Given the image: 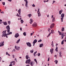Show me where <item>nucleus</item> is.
<instances>
[{"instance_id": "28", "label": "nucleus", "mask_w": 66, "mask_h": 66, "mask_svg": "<svg viewBox=\"0 0 66 66\" xmlns=\"http://www.w3.org/2000/svg\"><path fill=\"white\" fill-rule=\"evenodd\" d=\"M61 38L62 39H63V38L64 37V34H62V36H61Z\"/></svg>"}, {"instance_id": "5", "label": "nucleus", "mask_w": 66, "mask_h": 66, "mask_svg": "<svg viewBox=\"0 0 66 66\" xmlns=\"http://www.w3.org/2000/svg\"><path fill=\"white\" fill-rule=\"evenodd\" d=\"M26 44L27 45V46H28L29 47H31V46H32V45L31 44V43L30 42H28L26 43Z\"/></svg>"}, {"instance_id": "37", "label": "nucleus", "mask_w": 66, "mask_h": 66, "mask_svg": "<svg viewBox=\"0 0 66 66\" xmlns=\"http://www.w3.org/2000/svg\"><path fill=\"white\" fill-rule=\"evenodd\" d=\"M16 16H18V17H21V16H19V15H18V14L17 13V14L16 15Z\"/></svg>"}, {"instance_id": "7", "label": "nucleus", "mask_w": 66, "mask_h": 66, "mask_svg": "<svg viewBox=\"0 0 66 66\" xmlns=\"http://www.w3.org/2000/svg\"><path fill=\"white\" fill-rule=\"evenodd\" d=\"M54 23H53L52 24L50 27V28L51 29H53V27H54Z\"/></svg>"}, {"instance_id": "9", "label": "nucleus", "mask_w": 66, "mask_h": 66, "mask_svg": "<svg viewBox=\"0 0 66 66\" xmlns=\"http://www.w3.org/2000/svg\"><path fill=\"white\" fill-rule=\"evenodd\" d=\"M15 48L17 50H19V49H20V47L15 46Z\"/></svg>"}, {"instance_id": "17", "label": "nucleus", "mask_w": 66, "mask_h": 66, "mask_svg": "<svg viewBox=\"0 0 66 66\" xmlns=\"http://www.w3.org/2000/svg\"><path fill=\"white\" fill-rule=\"evenodd\" d=\"M18 12L20 15H21V14H20V13H21V10L20 9H19L18 10Z\"/></svg>"}, {"instance_id": "56", "label": "nucleus", "mask_w": 66, "mask_h": 66, "mask_svg": "<svg viewBox=\"0 0 66 66\" xmlns=\"http://www.w3.org/2000/svg\"><path fill=\"white\" fill-rule=\"evenodd\" d=\"M1 58L0 57V62H1Z\"/></svg>"}, {"instance_id": "12", "label": "nucleus", "mask_w": 66, "mask_h": 66, "mask_svg": "<svg viewBox=\"0 0 66 66\" xmlns=\"http://www.w3.org/2000/svg\"><path fill=\"white\" fill-rule=\"evenodd\" d=\"M50 52H51V54L53 53V49L51 48L50 50Z\"/></svg>"}, {"instance_id": "22", "label": "nucleus", "mask_w": 66, "mask_h": 66, "mask_svg": "<svg viewBox=\"0 0 66 66\" xmlns=\"http://www.w3.org/2000/svg\"><path fill=\"white\" fill-rule=\"evenodd\" d=\"M55 18L54 17L53 18L52 20V22H54L55 21Z\"/></svg>"}, {"instance_id": "32", "label": "nucleus", "mask_w": 66, "mask_h": 66, "mask_svg": "<svg viewBox=\"0 0 66 66\" xmlns=\"http://www.w3.org/2000/svg\"><path fill=\"white\" fill-rule=\"evenodd\" d=\"M53 41H52V43L51 45L52 46V47H54V45H53Z\"/></svg>"}, {"instance_id": "2", "label": "nucleus", "mask_w": 66, "mask_h": 66, "mask_svg": "<svg viewBox=\"0 0 66 66\" xmlns=\"http://www.w3.org/2000/svg\"><path fill=\"white\" fill-rule=\"evenodd\" d=\"M31 63V60L28 59L26 61V64H30Z\"/></svg>"}, {"instance_id": "38", "label": "nucleus", "mask_w": 66, "mask_h": 66, "mask_svg": "<svg viewBox=\"0 0 66 66\" xmlns=\"http://www.w3.org/2000/svg\"><path fill=\"white\" fill-rule=\"evenodd\" d=\"M34 60L35 62L36 63H37V60H36V59H34Z\"/></svg>"}, {"instance_id": "16", "label": "nucleus", "mask_w": 66, "mask_h": 66, "mask_svg": "<svg viewBox=\"0 0 66 66\" xmlns=\"http://www.w3.org/2000/svg\"><path fill=\"white\" fill-rule=\"evenodd\" d=\"M51 32H50V33H52V34H54V31L53 30V29H52V30H51Z\"/></svg>"}, {"instance_id": "46", "label": "nucleus", "mask_w": 66, "mask_h": 66, "mask_svg": "<svg viewBox=\"0 0 66 66\" xmlns=\"http://www.w3.org/2000/svg\"><path fill=\"white\" fill-rule=\"evenodd\" d=\"M40 53H38V56H40Z\"/></svg>"}, {"instance_id": "42", "label": "nucleus", "mask_w": 66, "mask_h": 66, "mask_svg": "<svg viewBox=\"0 0 66 66\" xmlns=\"http://www.w3.org/2000/svg\"><path fill=\"white\" fill-rule=\"evenodd\" d=\"M2 3L3 5H5V2H2Z\"/></svg>"}, {"instance_id": "60", "label": "nucleus", "mask_w": 66, "mask_h": 66, "mask_svg": "<svg viewBox=\"0 0 66 66\" xmlns=\"http://www.w3.org/2000/svg\"><path fill=\"white\" fill-rule=\"evenodd\" d=\"M57 45H58V44H56V46H57Z\"/></svg>"}, {"instance_id": "31", "label": "nucleus", "mask_w": 66, "mask_h": 66, "mask_svg": "<svg viewBox=\"0 0 66 66\" xmlns=\"http://www.w3.org/2000/svg\"><path fill=\"white\" fill-rule=\"evenodd\" d=\"M23 35L24 36H26V35H27V34H26V32H24L23 33Z\"/></svg>"}, {"instance_id": "25", "label": "nucleus", "mask_w": 66, "mask_h": 66, "mask_svg": "<svg viewBox=\"0 0 66 66\" xmlns=\"http://www.w3.org/2000/svg\"><path fill=\"white\" fill-rule=\"evenodd\" d=\"M34 31H33L32 33H30V36H32V35H33V34H34Z\"/></svg>"}, {"instance_id": "20", "label": "nucleus", "mask_w": 66, "mask_h": 66, "mask_svg": "<svg viewBox=\"0 0 66 66\" xmlns=\"http://www.w3.org/2000/svg\"><path fill=\"white\" fill-rule=\"evenodd\" d=\"M37 13H38V17H39V16H40L41 15V14H40V12H37Z\"/></svg>"}, {"instance_id": "41", "label": "nucleus", "mask_w": 66, "mask_h": 66, "mask_svg": "<svg viewBox=\"0 0 66 66\" xmlns=\"http://www.w3.org/2000/svg\"><path fill=\"white\" fill-rule=\"evenodd\" d=\"M8 23L10 25V24L11 23V21H8Z\"/></svg>"}, {"instance_id": "1", "label": "nucleus", "mask_w": 66, "mask_h": 66, "mask_svg": "<svg viewBox=\"0 0 66 66\" xmlns=\"http://www.w3.org/2000/svg\"><path fill=\"white\" fill-rule=\"evenodd\" d=\"M6 29L7 31V32L8 33H9L10 31V27L9 25H8L6 27Z\"/></svg>"}, {"instance_id": "34", "label": "nucleus", "mask_w": 66, "mask_h": 66, "mask_svg": "<svg viewBox=\"0 0 66 66\" xmlns=\"http://www.w3.org/2000/svg\"><path fill=\"white\" fill-rule=\"evenodd\" d=\"M34 52V50L33 49L32 50H31L30 52L31 53H33V52Z\"/></svg>"}, {"instance_id": "11", "label": "nucleus", "mask_w": 66, "mask_h": 66, "mask_svg": "<svg viewBox=\"0 0 66 66\" xmlns=\"http://www.w3.org/2000/svg\"><path fill=\"white\" fill-rule=\"evenodd\" d=\"M35 62L34 61H32L30 63V65L31 66H33V65L34 64V63Z\"/></svg>"}, {"instance_id": "64", "label": "nucleus", "mask_w": 66, "mask_h": 66, "mask_svg": "<svg viewBox=\"0 0 66 66\" xmlns=\"http://www.w3.org/2000/svg\"><path fill=\"white\" fill-rule=\"evenodd\" d=\"M48 1H49V0H48L46 1V2H48Z\"/></svg>"}, {"instance_id": "55", "label": "nucleus", "mask_w": 66, "mask_h": 66, "mask_svg": "<svg viewBox=\"0 0 66 66\" xmlns=\"http://www.w3.org/2000/svg\"><path fill=\"white\" fill-rule=\"evenodd\" d=\"M8 1H10V2H11L12 1V0H8Z\"/></svg>"}, {"instance_id": "57", "label": "nucleus", "mask_w": 66, "mask_h": 66, "mask_svg": "<svg viewBox=\"0 0 66 66\" xmlns=\"http://www.w3.org/2000/svg\"><path fill=\"white\" fill-rule=\"evenodd\" d=\"M20 30H21V31H22V28H20Z\"/></svg>"}, {"instance_id": "14", "label": "nucleus", "mask_w": 66, "mask_h": 66, "mask_svg": "<svg viewBox=\"0 0 66 66\" xmlns=\"http://www.w3.org/2000/svg\"><path fill=\"white\" fill-rule=\"evenodd\" d=\"M37 40L35 39L34 41L33 42V44H35L36 43H37Z\"/></svg>"}, {"instance_id": "18", "label": "nucleus", "mask_w": 66, "mask_h": 66, "mask_svg": "<svg viewBox=\"0 0 66 66\" xmlns=\"http://www.w3.org/2000/svg\"><path fill=\"white\" fill-rule=\"evenodd\" d=\"M60 55H59V56L60 57H62V53L61 52H60L59 53Z\"/></svg>"}, {"instance_id": "13", "label": "nucleus", "mask_w": 66, "mask_h": 66, "mask_svg": "<svg viewBox=\"0 0 66 66\" xmlns=\"http://www.w3.org/2000/svg\"><path fill=\"white\" fill-rule=\"evenodd\" d=\"M30 22H29L30 24H32L33 22V20L31 19H30Z\"/></svg>"}, {"instance_id": "39", "label": "nucleus", "mask_w": 66, "mask_h": 66, "mask_svg": "<svg viewBox=\"0 0 66 66\" xmlns=\"http://www.w3.org/2000/svg\"><path fill=\"white\" fill-rule=\"evenodd\" d=\"M21 23H23V21L22 20H21Z\"/></svg>"}, {"instance_id": "4", "label": "nucleus", "mask_w": 66, "mask_h": 66, "mask_svg": "<svg viewBox=\"0 0 66 66\" xmlns=\"http://www.w3.org/2000/svg\"><path fill=\"white\" fill-rule=\"evenodd\" d=\"M37 23L36 22H34L33 24L32 25V26L33 28H35V27H37Z\"/></svg>"}, {"instance_id": "10", "label": "nucleus", "mask_w": 66, "mask_h": 66, "mask_svg": "<svg viewBox=\"0 0 66 66\" xmlns=\"http://www.w3.org/2000/svg\"><path fill=\"white\" fill-rule=\"evenodd\" d=\"M19 34L18 33H16L14 36V37H15V38H17V37H19Z\"/></svg>"}, {"instance_id": "30", "label": "nucleus", "mask_w": 66, "mask_h": 66, "mask_svg": "<svg viewBox=\"0 0 66 66\" xmlns=\"http://www.w3.org/2000/svg\"><path fill=\"white\" fill-rule=\"evenodd\" d=\"M36 53H37V51H36L34 52V56H36V55H35V54H36Z\"/></svg>"}, {"instance_id": "63", "label": "nucleus", "mask_w": 66, "mask_h": 66, "mask_svg": "<svg viewBox=\"0 0 66 66\" xmlns=\"http://www.w3.org/2000/svg\"><path fill=\"white\" fill-rule=\"evenodd\" d=\"M44 2L45 3V2H46V1H44Z\"/></svg>"}, {"instance_id": "53", "label": "nucleus", "mask_w": 66, "mask_h": 66, "mask_svg": "<svg viewBox=\"0 0 66 66\" xmlns=\"http://www.w3.org/2000/svg\"><path fill=\"white\" fill-rule=\"evenodd\" d=\"M53 3H54L55 2V1H53Z\"/></svg>"}, {"instance_id": "33", "label": "nucleus", "mask_w": 66, "mask_h": 66, "mask_svg": "<svg viewBox=\"0 0 66 66\" xmlns=\"http://www.w3.org/2000/svg\"><path fill=\"white\" fill-rule=\"evenodd\" d=\"M28 16L29 18H30V17H31V14H29L28 15Z\"/></svg>"}, {"instance_id": "23", "label": "nucleus", "mask_w": 66, "mask_h": 66, "mask_svg": "<svg viewBox=\"0 0 66 66\" xmlns=\"http://www.w3.org/2000/svg\"><path fill=\"white\" fill-rule=\"evenodd\" d=\"M20 39H19L18 40L16 43V44H18V43H19V42H20Z\"/></svg>"}, {"instance_id": "35", "label": "nucleus", "mask_w": 66, "mask_h": 66, "mask_svg": "<svg viewBox=\"0 0 66 66\" xmlns=\"http://www.w3.org/2000/svg\"><path fill=\"white\" fill-rule=\"evenodd\" d=\"M57 49H58V48L57 47H56L55 50V51H56V52H57V51H57Z\"/></svg>"}, {"instance_id": "36", "label": "nucleus", "mask_w": 66, "mask_h": 66, "mask_svg": "<svg viewBox=\"0 0 66 66\" xmlns=\"http://www.w3.org/2000/svg\"><path fill=\"white\" fill-rule=\"evenodd\" d=\"M54 62H56L55 64H57V62H58V61H57V60H56L54 61Z\"/></svg>"}, {"instance_id": "40", "label": "nucleus", "mask_w": 66, "mask_h": 66, "mask_svg": "<svg viewBox=\"0 0 66 66\" xmlns=\"http://www.w3.org/2000/svg\"><path fill=\"white\" fill-rule=\"evenodd\" d=\"M64 40H63L62 42H61V44L62 45H63L64 44Z\"/></svg>"}, {"instance_id": "3", "label": "nucleus", "mask_w": 66, "mask_h": 66, "mask_svg": "<svg viewBox=\"0 0 66 66\" xmlns=\"http://www.w3.org/2000/svg\"><path fill=\"white\" fill-rule=\"evenodd\" d=\"M64 15L65 14L64 13H62L61 15V19L62 22H63V19L64 18Z\"/></svg>"}, {"instance_id": "48", "label": "nucleus", "mask_w": 66, "mask_h": 66, "mask_svg": "<svg viewBox=\"0 0 66 66\" xmlns=\"http://www.w3.org/2000/svg\"><path fill=\"white\" fill-rule=\"evenodd\" d=\"M59 35H61V32H60L59 33Z\"/></svg>"}, {"instance_id": "27", "label": "nucleus", "mask_w": 66, "mask_h": 66, "mask_svg": "<svg viewBox=\"0 0 66 66\" xmlns=\"http://www.w3.org/2000/svg\"><path fill=\"white\" fill-rule=\"evenodd\" d=\"M6 55H8V56H10V54H9L7 52H6Z\"/></svg>"}, {"instance_id": "26", "label": "nucleus", "mask_w": 66, "mask_h": 66, "mask_svg": "<svg viewBox=\"0 0 66 66\" xmlns=\"http://www.w3.org/2000/svg\"><path fill=\"white\" fill-rule=\"evenodd\" d=\"M4 25H7V23L6 22H3Z\"/></svg>"}, {"instance_id": "45", "label": "nucleus", "mask_w": 66, "mask_h": 66, "mask_svg": "<svg viewBox=\"0 0 66 66\" xmlns=\"http://www.w3.org/2000/svg\"><path fill=\"white\" fill-rule=\"evenodd\" d=\"M35 5H34V4H33L32 5V7H35Z\"/></svg>"}, {"instance_id": "59", "label": "nucleus", "mask_w": 66, "mask_h": 66, "mask_svg": "<svg viewBox=\"0 0 66 66\" xmlns=\"http://www.w3.org/2000/svg\"><path fill=\"white\" fill-rule=\"evenodd\" d=\"M53 15L52 16V18H53Z\"/></svg>"}, {"instance_id": "47", "label": "nucleus", "mask_w": 66, "mask_h": 66, "mask_svg": "<svg viewBox=\"0 0 66 66\" xmlns=\"http://www.w3.org/2000/svg\"><path fill=\"white\" fill-rule=\"evenodd\" d=\"M37 13H38V12H39V9H38V11H37Z\"/></svg>"}, {"instance_id": "54", "label": "nucleus", "mask_w": 66, "mask_h": 66, "mask_svg": "<svg viewBox=\"0 0 66 66\" xmlns=\"http://www.w3.org/2000/svg\"><path fill=\"white\" fill-rule=\"evenodd\" d=\"M49 59H50L49 58H48V60H47V61H49V60H50Z\"/></svg>"}, {"instance_id": "15", "label": "nucleus", "mask_w": 66, "mask_h": 66, "mask_svg": "<svg viewBox=\"0 0 66 66\" xmlns=\"http://www.w3.org/2000/svg\"><path fill=\"white\" fill-rule=\"evenodd\" d=\"M10 63L11 64H13V65H15V62L14 61H12Z\"/></svg>"}, {"instance_id": "43", "label": "nucleus", "mask_w": 66, "mask_h": 66, "mask_svg": "<svg viewBox=\"0 0 66 66\" xmlns=\"http://www.w3.org/2000/svg\"><path fill=\"white\" fill-rule=\"evenodd\" d=\"M42 40L41 39H40L38 41V42H42Z\"/></svg>"}, {"instance_id": "61", "label": "nucleus", "mask_w": 66, "mask_h": 66, "mask_svg": "<svg viewBox=\"0 0 66 66\" xmlns=\"http://www.w3.org/2000/svg\"><path fill=\"white\" fill-rule=\"evenodd\" d=\"M0 22L2 21V20L1 19H0Z\"/></svg>"}, {"instance_id": "62", "label": "nucleus", "mask_w": 66, "mask_h": 66, "mask_svg": "<svg viewBox=\"0 0 66 66\" xmlns=\"http://www.w3.org/2000/svg\"><path fill=\"white\" fill-rule=\"evenodd\" d=\"M47 17H49V14L48 15H47Z\"/></svg>"}, {"instance_id": "52", "label": "nucleus", "mask_w": 66, "mask_h": 66, "mask_svg": "<svg viewBox=\"0 0 66 66\" xmlns=\"http://www.w3.org/2000/svg\"><path fill=\"white\" fill-rule=\"evenodd\" d=\"M1 13H2V14H4V12H3V11H2L1 12Z\"/></svg>"}, {"instance_id": "6", "label": "nucleus", "mask_w": 66, "mask_h": 66, "mask_svg": "<svg viewBox=\"0 0 66 66\" xmlns=\"http://www.w3.org/2000/svg\"><path fill=\"white\" fill-rule=\"evenodd\" d=\"M6 31H7V30H5V31H3L2 32L3 34L4 35V37H5V36L7 35V34H6Z\"/></svg>"}, {"instance_id": "58", "label": "nucleus", "mask_w": 66, "mask_h": 66, "mask_svg": "<svg viewBox=\"0 0 66 66\" xmlns=\"http://www.w3.org/2000/svg\"><path fill=\"white\" fill-rule=\"evenodd\" d=\"M12 66V64H10L9 65V66Z\"/></svg>"}, {"instance_id": "21", "label": "nucleus", "mask_w": 66, "mask_h": 66, "mask_svg": "<svg viewBox=\"0 0 66 66\" xmlns=\"http://www.w3.org/2000/svg\"><path fill=\"white\" fill-rule=\"evenodd\" d=\"M26 59H28V58H30L29 57V55H27L26 56Z\"/></svg>"}, {"instance_id": "50", "label": "nucleus", "mask_w": 66, "mask_h": 66, "mask_svg": "<svg viewBox=\"0 0 66 66\" xmlns=\"http://www.w3.org/2000/svg\"><path fill=\"white\" fill-rule=\"evenodd\" d=\"M50 30H51V29L50 28H48V31H49Z\"/></svg>"}, {"instance_id": "19", "label": "nucleus", "mask_w": 66, "mask_h": 66, "mask_svg": "<svg viewBox=\"0 0 66 66\" xmlns=\"http://www.w3.org/2000/svg\"><path fill=\"white\" fill-rule=\"evenodd\" d=\"M63 12V10H60L59 12V13L60 15H61L62 14V12Z\"/></svg>"}, {"instance_id": "51", "label": "nucleus", "mask_w": 66, "mask_h": 66, "mask_svg": "<svg viewBox=\"0 0 66 66\" xmlns=\"http://www.w3.org/2000/svg\"><path fill=\"white\" fill-rule=\"evenodd\" d=\"M9 34H12V32H10L9 33Z\"/></svg>"}, {"instance_id": "24", "label": "nucleus", "mask_w": 66, "mask_h": 66, "mask_svg": "<svg viewBox=\"0 0 66 66\" xmlns=\"http://www.w3.org/2000/svg\"><path fill=\"white\" fill-rule=\"evenodd\" d=\"M43 46H43H44V44H40L39 46L40 47H42V46Z\"/></svg>"}, {"instance_id": "49", "label": "nucleus", "mask_w": 66, "mask_h": 66, "mask_svg": "<svg viewBox=\"0 0 66 66\" xmlns=\"http://www.w3.org/2000/svg\"><path fill=\"white\" fill-rule=\"evenodd\" d=\"M12 57H13V58H14L15 56H14V55H12Z\"/></svg>"}, {"instance_id": "8", "label": "nucleus", "mask_w": 66, "mask_h": 66, "mask_svg": "<svg viewBox=\"0 0 66 66\" xmlns=\"http://www.w3.org/2000/svg\"><path fill=\"white\" fill-rule=\"evenodd\" d=\"M25 2H26L25 6L26 7V9H27L28 7V1L26 0H24Z\"/></svg>"}, {"instance_id": "29", "label": "nucleus", "mask_w": 66, "mask_h": 66, "mask_svg": "<svg viewBox=\"0 0 66 66\" xmlns=\"http://www.w3.org/2000/svg\"><path fill=\"white\" fill-rule=\"evenodd\" d=\"M61 31L62 32L64 31V27H62V29H61Z\"/></svg>"}, {"instance_id": "44", "label": "nucleus", "mask_w": 66, "mask_h": 66, "mask_svg": "<svg viewBox=\"0 0 66 66\" xmlns=\"http://www.w3.org/2000/svg\"><path fill=\"white\" fill-rule=\"evenodd\" d=\"M51 33H50L48 35V36H47V37H49V36H50V35L51 34Z\"/></svg>"}]
</instances>
